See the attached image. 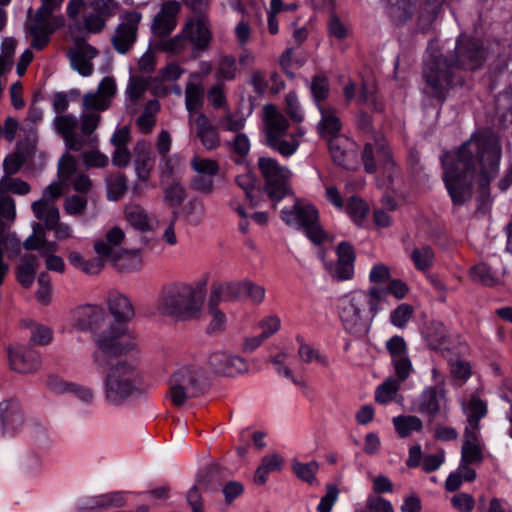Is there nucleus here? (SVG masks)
Segmentation results:
<instances>
[{
    "label": "nucleus",
    "instance_id": "obj_1",
    "mask_svg": "<svg viewBox=\"0 0 512 512\" xmlns=\"http://www.w3.org/2000/svg\"><path fill=\"white\" fill-rule=\"evenodd\" d=\"M501 152L495 136L477 133L457 151L442 156L444 182L455 205H463L471 199L474 182L485 187L497 174Z\"/></svg>",
    "mask_w": 512,
    "mask_h": 512
},
{
    "label": "nucleus",
    "instance_id": "obj_2",
    "mask_svg": "<svg viewBox=\"0 0 512 512\" xmlns=\"http://www.w3.org/2000/svg\"><path fill=\"white\" fill-rule=\"evenodd\" d=\"M98 349L109 354L124 356L109 364L103 379V396L106 403L119 407L131 398L145 392L140 369V352L135 336L125 325L112 324L94 336Z\"/></svg>",
    "mask_w": 512,
    "mask_h": 512
},
{
    "label": "nucleus",
    "instance_id": "obj_3",
    "mask_svg": "<svg viewBox=\"0 0 512 512\" xmlns=\"http://www.w3.org/2000/svg\"><path fill=\"white\" fill-rule=\"evenodd\" d=\"M485 60L482 44L467 36H460L455 47V61L448 63L446 58L438 55V44L430 41L423 76L433 96L442 98L453 83L455 68L474 70Z\"/></svg>",
    "mask_w": 512,
    "mask_h": 512
},
{
    "label": "nucleus",
    "instance_id": "obj_4",
    "mask_svg": "<svg viewBox=\"0 0 512 512\" xmlns=\"http://www.w3.org/2000/svg\"><path fill=\"white\" fill-rule=\"evenodd\" d=\"M385 294L386 290L371 286L367 290H353L340 296L336 308L343 329L355 337L365 335Z\"/></svg>",
    "mask_w": 512,
    "mask_h": 512
},
{
    "label": "nucleus",
    "instance_id": "obj_5",
    "mask_svg": "<svg viewBox=\"0 0 512 512\" xmlns=\"http://www.w3.org/2000/svg\"><path fill=\"white\" fill-rule=\"evenodd\" d=\"M205 292L202 288L187 283L167 286L159 299V310L177 320L197 319L202 311Z\"/></svg>",
    "mask_w": 512,
    "mask_h": 512
},
{
    "label": "nucleus",
    "instance_id": "obj_6",
    "mask_svg": "<svg viewBox=\"0 0 512 512\" xmlns=\"http://www.w3.org/2000/svg\"><path fill=\"white\" fill-rule=\"evenodd\" d=\"M263 133L265 145L285 158L294 155L303 131L292 129L287 118L272 104L263 107Z\"/></svg>",
    "mask_w": 512,
    "mask_h": 512
},
{
    "label": "nucleus",
    "instance_id": "obj_7",
    "mask_svg": "<svg viewBox=\"0 0 512 512\" xmlns=\"http://www.w3.org/2000/svg\"><path fill=\"white\" fill-rule=\"evenodd\" d=\"M212 40L209 18L205 14L194 15L185 19L180 32L174 37L159 41L158 48L178 55L190 45L193 53H203L209 49Z\"/></svg>",
    "mask_w": 512,
    "mask_h": 512
},
{
    "label": "nucleus",
    "instance_id": "obj_8",
    "mask_svg": "<svg viewBox=\"0 0 512 512\" xmlns=\"http://www.w3.org/2000/svg\"><path fill=\"white\" fill-rule=\"evenodd\" d=\"M117 92L115 79L104 77L97 90L85 93L82 97L83 113L80 116V129L84 134H93L101 121V112L109 109Z\"/></svg>",
    "mask_w": 512,
    "mask_h": 512
},
{
    "label": "nucleus",
    "instance_id": "obj_9",
    "mask_svg": "<svg viewBox=\"0 0 512 512\" xmlns=\"http://www.w3.org/2000/svg\"><path fill=\"white\" fill-rule=\"evenodd\" d=\"M388 13L398 25L406 23L417 11V24L420 30L427 31L436 19L442 0H423L416 8L417 0H386Z\"/></svg>",
    "mask_w": 512,
    "mask_h": 512
},
{
    "label": "nucleus",
    "instance_id": "obj_10",
    "mask_svg": "<svg viewBox=\"0 0 512 512\" xmlns=\"http://www.w3.org/2000/svg\"><path fill=\"white\" fill-rule=\"evenodd\" d=\"M202 371L194 365L179 367L170 378L168 398L174 406H183L201 392Z\"/></svg>",
    "mask_w": 512,
    "mask_h": 512
},
{
    "label": "nucleus",
    "instance_id": "obj_11",
    "mask_svg": "<svg viewBox=\"0 0 512 512\" xmlns=\"http://www.w3.org/2000/svg\"><path fill=\"white\" fill-rule=\"evenodd\" d=\"M64 0H42L33 21L27 29L31 37V47L43 49L49 42L50 35L62 25L61 18H51L54 11L60 8Z\"/></svg>",
    "mask_w": 512,
    "mask_h": 512
},
{
    "label": "nucleus",
    "instance_id": "obj_12",
    "mask_svg": "<svg viewBox=\"0 0 512 512\" xmlns=\"http://www.w3.org/2000/svg\"><path fill=\"white\" fill-rule=\"evenodd\" d=\"M281 218L291 227L304 229L313 243L323 242L325 233L318 224V211L312 204L297 201L290 209L281 211Z\"/></svg>",
    "mask_w": 512,
    "mask_h": 512
},
{
    "label": "nucleus",
    "instance_id": "obj_13",
    "mask_svg": "<svg viewBox=\"0 0 512 512\" xmlns=\"http://www.w3.org/2000/svg\"><path fill=\"white\" fill-rule=\"evenodd\" d=\"M257 166L265 180V192L272 201H280L290 193L291 171L272 157H259Z\"/></svg>",
    "mask_w": 512,
    "mask_h": 512
},
{
    "label": "nucleus",
    "instance_id": "obj_14",
    "mask_svg": "<svg viewBox=\"0 0 512 512\" xmlns=\"http://www.w3.org/2000/svg\"><path fill=\"white\" fill-rule=\"evenodd\" d=\"M53 124L55 130L60 134L66 147L72 151H80L86 146L94 147L97 143V137L92 134L77 132L79 120L71 114H61L54 118Z\"/></svg>",
    "mask_w": 512,
    "mask_h": 512
},
{
    "label": "nucleus",
    "instance_id": "obj_15",
    "mask_svg": "<svg viewBox=\"0 0 512 512\" xmlns=\"http://www.w3.org/2000/svg\"><path fill=\"white\" fill-rule=\"evenodd\" d=\"M141 19L142 14L138 11H129L121 16L111 37V43L118 53L125 54L134 45Z\"/></svg>",
    "mask_w": 512,
    "mask_h": 512
},
{
    "label": "nucleus",
    "instance_id": "obj_16",
    "mask_svg": "<svg viewBox=\"0 0 512 512\" xmlns=\"http://www.w3.org/2000/svg\"><path fill=\"white\" fill-rule=\"evenodd\" d=\"M106 318L104 308L99 305L84 304L71 311L72 327L82 332H96L103 326Z\"/></svg>",
    "mask_w": 512,
    "mask_h": 512
},
{
    "label": "nucleus",
    "instance_id": "obj_17",
    "mask_svg": "<svg viewBox=\"0 0 512 512\" xmlns=\"http://www.w3.org/2000/svg\"><path fill=\"white\" fill-rule=\"evenodd\" d=\"M75 171L76 159L69 153H66L58 163V181L52 182L44 189L40 200H44L46 203H54L65 192L68 182L71 180L72 175L75 174Z\"/></svg>",
    "mask_w": 512,
    "mask_h": 512
},
{
    "label": "nucleus",
    "instance_id": "obj_18",
    "mask_svg": "<svg viewBox=\"0 0 512 512\" xmlns=\"http://www.w3.org/2000/svg\"><path fill=\"white\" fill-rule=\"evenodd\" d=\"M386 349L390 354L394 368L396 376L394 379L399 382L405 381L413 369L405 340L401 336H393L386 342Z\"/></svg>",
    "mask_w": 512,
    "mask_h": 512
},
{
    "label": "nucleus",
    "instance_id": "obj_19",
    "mask_svg": "<svg viewBox=\"0 0 512 512\" xmlns=\"http://www.w3.org/2000/svg\"><path fill=\"white\" fill-rule=\"evenodd\" d=\"M329 151L333 161L346 169H355L358 165L357 144L344 135L328 140Z\"/></svg>",
    "mask_w": 512,
    "mask_h": 512
},
{
    "label": "nucleus",
    "instance_id": "obj_20",
    "mask_svg": "<svg viewBox=\"0 0 512 512\" xmlns=\"http://www.w3.org/2000/svg\"><path fill=\"white\" fill-rule=\"evenodd\" d=\"M190 134L198 138L202 145L213 150L219 146V135L216 127L210 119L203 113L191 114L188 117Z\"/></svg>",
    "mask_w": 512,
    "mask_h": 512
},
{
    "label": "nucleus",
    "instance_id": "obj_21",
    "mask_svg": "<svg viewBox=\"0 0 512 512\" xmlns=\"http://www.w3.org/2000/svg\"><path fill=\"white\" fill-rule=\"evenodd\" d=\"M68 54L72 68L81 76L88 77L93 74L92 60L98 55V50L95 47L86 41L77 40Z\"/></svg>",
    "mask_w": 512,
    "mask_h": 512
},
{
    "label": "nucleus",
    "instance_id": "obj_22",
    "mask_svg": "<svg viewBox=\"0 0 512 512\" xmlns=\"http://www.w3.org/2000/svg\"><path fill=\"white\" fill-rule=\"evenodd\" d=\"M375 158L386 171H390L394 167L390 150L384 139L375 140V144L366 143L364 146L362 160L365 170L369 173H373L377 169Z\"/></svg>",
    "mask_w": 512,
    "mask_h": 512
},
{
    "label": "nucleus",
    "instance_id": "obj_23",
    "mask_svg": "<svg viewBox=\"0 0 512 512\" xmlns=\"http://www.w3.org/2000/svg\"><path fill=\"white\" fill-rule=\"evenodd\" d=\"M123 215L128 225L141 233L153 232L159 226L157 216L149 213L143 206L137 203L125 205Z\"/></svg>",
    "mask_w": 512,
    "mask_h": 512
},
{
    "label": "nucleus",
    "instance_id": "obj_24",
    "mask_svg": "<svg viewBox=\"0 0 512 512\" xmlns=\"http://www.w3.org/2000/svg\"><path fill=\"white\" fill-rule=\"evenodd\" d=\"M460 406L466 416L464 432L481 433L480 421L488 413L487 403L477 393H473L468 400H461Z\"/></svg>",
    "mask_w": 512,
    "mask_h": 512
},
{
    "label": "nucleus",
    "instance_id": "obj_25",
    "mask_svg": "<svg viewBox=\"0 0 512 512\" xmlns=\"http://www.w3.org/2000/svg\"><path fill=\"white\" fill-rule=\"evenodd\" d=\"M181 5L178 1H166L155 15L151 26L152 32L159 37H166L177 26V15Z\"/></svg>",
    "mask_w": 512,
    "mask_h": 512
},
{
    "label": "nucleus",
    "instance_id": "obj_26",
    "mask_svg": "<svg viewBox=\"0 0 512 512\" xmlns=\"http://www.w3.org/2000/svg\"><path fill=\"white\" fill-rule=\"evenodd\" d=\"M209 365L216 373L231 377L248 371L243 358L222 351L210 355Z\"/></svg>",
    "mask_w": 512,
    "mask_h": 512
},
{
    "label": "nucleus",
    "instance_id": "obj_27",
    "mask_svg": "<svg viewBox=\"0 0 512 512\" xmlns=\"http://www.w3.org/2000/svg\"><path fill=\"white\" fill-rule=\"evenodd\" d=\"M337 261L330 268V274L338 281H347L354 276L355 252L353 247L342 242L336 249Z\"/></svg>",
    "mask_w": 512,
    "mask_h": 512
},
{
    "label": "nucleus",
    "instance_id": "obj_28",
    "mask_svg": "<svg viewBox=\"0 0 512 512\" xmlns=\"http://www.w3.org/2000/svg\"><path fill=\"white\" fill-rule=\"evenodd\" d=\"M445 402V388L426 387L417 398V411L433 420Z\"/></svg>",
    "mask_w": 512,
    "mask_h": 512
},
{
    "label": "nucleus",
    "instance_id": "obj_29",
    "mask_svg": "<svg viewBox=\"0 0 512 512\" xmlns=\"http://www.w3.org/2000/svg\"><path fill=\"white\" fill-rule=\"evenodd\" d=\"M9 361L11 368L22 374L35 373L41 367V360L38 352L25 347L10 349Z\"/></svg>",
    "mask_w": 512,
    "mask_h": 512
},
{
    "label": "nucleus",
    "instance_id": "obj_30",
    "mask_svg": "<svg viewBox=\"0 0 512 512\" xmlns=\"http://www.w3.org/2000/svg\"><path fill=\"white\" fill-rule=\"evenodd\" d=\"M126 239L125 231L119 226L109 228L103 237L94 240L93 249L98 256L109 260L120 251V246Z\"/></svg>",
    "mask_w": 512,
    "mask_h": 512
},
{
    "label": "nucleus",
    "instance_id": "obj_31",
    "mask_svg": "<svg viewBox=\"0 0 512 512\" xmlns=\"http://www.w3.org/2000/svg\"><path fill=\"white\" fill-rule=\"evenodd\" d=\"M484 447L481 433L463 432L460 461L474 464L475 466L481 465L484 461Z\"/></svg>",
    "mask_w": 512,
    "mask_h": 512
},
{
    "label": "nucleus",
    "instance_id": "obj_32",
    "mask_svg": "<svg viewBox=\"0 0 512 512\" xmlns=\"http://www.w3.org/2000/svg\"><path fill=\"white\" fill-rule=\"evenodd\" d=\"M321 119L317 128L321 137L329 140L332 137L341 135L342 123L338 117L337 110L328 104H318Z\"/></svg>",
    "mask_w": 512,
    "mask_h": 512
},
{
    "label": "nucleus",
    "instance_id": "obj_33",
    "mask_svg": "<svg viewBox=\"0 0 512 512\" xmlns=\"http://www.w3.org/2000/svg\"><path fill=\"white\" fill-rule=\"evenodd\" d=\"M106 303L110 313L118 322H128L135 315L130 299L119 291H110Z\"/></svg>",
    "mask_w": 512,
    "mask_h": 512
},
{
    "label": "nucleus",
    "instance_id": "obj_34",
    "mask_svg": "<svg viewBox=\"0 0 512 512\" xmlns=\"http://www.w3.org/2000/svg\"><path fill=\"white\" fill-rule=\"evenodd\" d=\"M107 261L120 273L138 271L143 265L139 249H121Z\"/></svg>",
    "mask_w": 512,
    "mask_h": 512
},
{
    "label": "nucleus",
    "instance_id": "obj_35",
    "mask_svg": "<svg viewBox=\"0 0 512 512\" xmlns=\"http://www.w3.org/2000/svg\"><path fill=\"white\" fill-rule=\"evenodd\" d=\"M504 271L489 263L481 262L470 269V278L473 282L487 287H493L502 282Z\"/></svg>",
    "mask_w": 512,
    "mask_h": 512
},
{
    "label": "nucleus",
    "instance_id": "obj_36",
    "mask_svg": "<svg viewBox=\"0 0 512 512\" xmlns=\"http://www.w3.org/2000/svg\"><path fill=\"white\" fill-rule=\"evenodd\" d=\"M244 281H233L219 283L212 287L210 296L212 304H219L222 301L239 300L244 297Z\"/></svg>",
    "mask_w": 512,
    "mask_h": 512
},
{
    "label": "nucleus",
    "instance_id": "obj_37",
    "mask_svg": "<svg viewBox=\"0 0 512 512\" xmlns=\"http://www.w3.org/2000/svg\"><path fill=\"white\" fill-rule=\"evenodd\" d=\"M135 159L134 169L140 183H147L150 180L154 168V158L151 156L145 143H138L134 148Z\"/></svg>",
    "mask_w": 512,
    "mask_h": 512
},
{
    "label": "nucleus",
    "instance_id": "obj_38",
    "mask_svg": "<svg viewBox=\"0 0 512 512\" xmlns=\"http://www.w3.org/2000/svg\"><path fill=\"white\" fill-rule=\"evenodd\" d=\"M32 211L38 220L44 222L45 230H52L59 222L60 213L54 203L37 200L32 204Z\"/></svg>",
    "mask_w": 512,
    "mask_h": 512
},
{
    "label": "nucleus",
    "instance_id": "obj_39",
    "mask_svg": "<svg viewBox=\"0 0 512 512\" xmlns=\"http://www.w3.org/2000/svg\"><path fill=\"white\" fill-rule=\"evenodd\" d=\"M239 73L238 63L235 56L222 54L218 57L215 68V79L217 82H230L237 78Z\"/></svg>",
    "mask_w": 512,
    "mask_h": 512
},
{
    "label": "nucleus",
    "instance_id": "obj_40",
    "mask_svg": "<svg viewBox=\"0 0 512 512\" xmlns=\"http://www.w3.org/2000/svg\"><path fill=\"white\" fill-rule=\"evenodd\" d=\"M283 465L284 459L277 453L264 456L254 474V482L258 485H263L267 481L268 475L272 472L280 471Z\"/></svg>",
    "mask_w": 512,
    "mask_h": 512
},
{
    "label": "nucleus",
    "instance_id": "obj_41",
    "mask_svg": "<svg viewBox=\"0 0 512 512\" xmlns=\"http://www.w3.org/2000/svg\"><path fill=\"white\" fill-rule=\"evenodd\" d=\"M37 267L38 259L35 255L28 254L23 257L17 269V280L23 287L29 288L33 284Z\"/></svg>",
    "mask_w": 512,
    "mask_h": 512
},
{
    "label": "nucleus",
    "instance_id": "obj_42",
    "mask_svg": "<svg viewBox=\"0 0 512 512\" xmlns=\"http://www.w3.org/2000/svg\"><path fill=\"white\" fill-rule=\"evenodd\" d=\"M204 104V88L201 84L189 82L185 88V107L189 115L200 113Z\"/></svg>",
    "mask_w": 512,
    "mask_h": 512
},
{
    "label": "nucleus",
    "instance_id": "obj_43",
    "mask_svg": "<svg viewBox=\"0 0 512 512\" xmlns=\"http://www.w3.org/2000/svg\"><path fill=\"white\" fill-rule=\"evenodd\" d=\"M393 424L395 430L402 438L410 436L413 432H419L423 428L421 419L413 415H400L394 417Z\"/></svg>",
    "mask_w": 512,
    "mask_h": 512
},
{
    "label": "nucleus",
    "instance_id": "obj_44",
    "mask_svg": "<svg viewBox=\"0 0 512 512\" xmlns=\"http://www.w3.org/2000/svg\"><path fill=\"white\" fill-rule=\"evenodd\" d=\"M345 211L351 220L358 226L362 225L369 212L368 204L361 198L352 196L348 199Z\"/></svg>",
    "mask_w": 512,
    "mask_h": 512
},
{
    "label": "nucleus",
    "instance_id": "obj_45",
    "mask_svg": "<svg viewBox=\"0 0 512 512\" xmlns=\"http://www.w3.org/2000/svg\"><path fill=\"white\" fill-rule=\"evenodd\" d=\"M159 109L160 104L157 100H151L147 103L144 111L136 120V124L142 133L148 134L152 131L156 123L155 115Z\"/></svg>",
    "mask_w": 512,
    "mask_h": 512
},
{
    "label": "nucleus",
    "instance_id": "obj_46",
    "mask_svg": "<svg viewBox=\"0 0 512 512\" xmlns=\"http://www.w3.org/2000/svg\"><path fill=\"white\" fill-rule=\"evenodd\" d=\"M299 343L298 357L301 362L305 364L317 363L321 366H328V359L322 355L319 350L315 349L311 345L305 343L301 338H297Z\"/></svg>",
    "mask_w": 512,
    "mask_h": 512
},
{
    "label": "nucleus",
    "instance_id": "obj_47",
    "mask_svg": "<svg viewBox=\"0 0 512 512\" xmlns=\"http://www.w3.org/2000/svg\"><path fill=\"white\" fill-rule=\"evenodd\" d=\"M128 189V179L122 173H115L107 179V197L109 200L118 201Z\"/></svg>",
    "mask_w": 512,
    "mask_h": 512
},
{
    "label": "nucleus",
    "instance_id": "obj_48",
    "mask_svg": "<svg viewBox=\"0 0 512 512\" xmlns=\"http://www.w3.org/2000/svg\"><path fill=\"white\" fill-rule=\"evenodd\" d=\"M411 259L417 270L428 271L434 262V252L430 246L414 248L411 252Z\"/></svg>",
    "mask_w": 512,
    "mask_h": 512
},
{
    "label": "nucleus",
    "instance_id": "obj_49",
    "mask_svg": "<svg viewBox=\"0 0 512 512\" xmlns=\"http://www.w3.org/2000/svg\"><path fill=\"white\" fill-rule=\"evenodd\" d=\"M400 384L401 382L394 378L386 379L377 387L375 391V400L380 404H387L393 401L400 389Z\"/></svg>",
    "mask_w": 512,
    "mask_h": 512
},
{
    "label": "nucleus",
    "instance_id": "obj_50",
    "mask_svg": "<svg viewBox=\"0 0 512 512\" xmlns=\"http://www.w3.org/2000/svg\"><path fill=\"white\" fill-rule=\"evenodd\" d=\"M318 469L319 465L316 461H311L309 463L294 461L292 463V470L296 476L310 485L317 483L316 473Z\"/></svg>",
    "mask_w": 512,
    "mask_h": 512
},
{
    "label": "nucleus",
    "instance_id": "obj_51",
    "mask_svg": "<svg viewBox=\"0 0 512 512\" xmlns=\"http://www.w3.org/2000/svg\"><path fill=\"white\" fill-rule=\"evenodd\" d=\"M30 329V341L37 346H46L53 340V330L40 323H32Z\"/></svg>",
    "mask_w": 512,
    "mask_h": 512
},
{
    "label": "nucleus",
    "instance_id": "obj_52",
    "mask_svg": "<svg viewBox=\"0 0 512 512\" xmlns=\"http://www.w3.org/2000/svg\"><path fill=\"white\" fill-rule=\"evenodd\" d=\"M192 169L199 175L213 177L218 174L220 167L217 161L200 156H194L191 159Z\"/></svg>",
    "mask_w": 512,
    "mask_h": 512
},
{
    "label": "nucleus",
    "instance_id": "obj_53",
    "mask_svg": "<svg viewBox=\"0 0 512 512\" xmlns=\"http://www.w3.org/2000/svg\"><path fill=\"white\" fill-rule=\"evenodd\" d=\"M288 354L286 352H281L277 354L275 357L272 358V363L276 367V370L279 374L285 376L286 378L290 379L296 386L300 387L301 389H307L308 385L305 380L303 379H297L291 369L284 365L285 360L287 359Z\"/></svg>",
    "mask_w": 512,
    "mask_h": 512
},
{
    "label": "nucleus",
    "instance_id": "obj_54",
    "mask_svg": "<svg viewBox=\"0 0 512 512\" xmlns=\"http://www.w3.org/2000/svg\"><path fill=\"white\" fill-rule=\"evenodd\" d=\"M163 186L164 200L172 205H179L185 198V190L178 180L166 182Z\"/></svg>",
    "mask_w": 512,
    "mask_h": 512
},
{
    "label": "nucleus",
    "instance_id": "obj_55",
    "mask_svg": "<svg viewBox=\"0 0 512 512\" xmlns=\"http://www.w3.org/2000/svg\"><path fill=\"white\" fill-rule=\"evenodd\" d=\"M426 341L430 348L437 349L447 337V331L440 322H432L427 328Z\"/></svg>",
    "mask_w": 512,
    "mask_h": 512
},
{
    "label": "nucleus",
    "instance_id": "obj_56",
    "mask_svg": "<svg viewBox=\"0 0 512 512\" xmlns=\"http://www.w3.org/2000/svg\"><path fill=\"white\" fill-rule=\"evenodd\" d=\"M32 229V234L26 238L23 246L27 251L41 250L42 244L45 242L46 235L43 224L34 222L32 224Z\"/></svg>",
    "mask_w": 512,
    "mask_h": 512
},
{
    "label": "nucleus",
    "instance_id": "obj_57",
    "mask_svg": "<svg viewBox=\"0 0 512 512\" xmlns=\"http://www.w3.org/2000/svg\"><path fill=\"white\" fill-rule=\"evenodd\" d=\"M8 191L18 195H26L30 192V185L21 179L6 176L0 180V192Z\"/></svg>",
    "mask_w": 512,
    "mask_h": 512
},
{
    "label": "nucleus",
    "instance_id": "obj_58",
    "mask_svg": "<svg viewBox=\"0 0 512 512\" xmlns=\"http://www.w3.org/2000/svg\"><path fill=\"white\" fill-rule=\"evenodd\" d=\"M89 7L107 21L115 15L118 3L115 0H91Z\"/></svg>",
    "mask_w": 512,
    "mask_h": 512
},
{
    "label": "nucleus",
    "instance_id": "obj_59",
    "mask_svg": "<svg viewBox=\"0 0 512 512\" xmlns=\"http://www.w3.org/2000/svg\"><path fill=\"white\" fill-rule=\"evenodd\" d=\"M357 100L359 103L367 104L377 111L382 110V103L377 101L376 88L373 83H363L361 93L359 94Z\"/></svg>",
    "mask_w": 512,
    "mask_h": 512
},
{
    "label": "nucleus",
    "instance_id": "obj_60",
    "mask_svg": "<svg viewBox=\"0 0 512 512\" xmlns=\"http://www.w3.org/2000/svg\"><path fill=\"white\" fill-rule=\"evenodd\" d=\"M311 93L318 104H324L323 101L329 95V82L325 76H315L311 83Z\"/></svg>",
    "mask_w": 512,
    "mask_h": 512
},
{
    "label": "nucleus",
    "instance_id": "obj_61",
    "mask_svg": "<svg viewBox=\"0 0 512 512\" xmlns=\"http://www.w3.org/2000/svg\"><path fill=\"white\" fill-rule=\"evenodd\" d=\"M391 280L390 268L384 263H376L372 266L369 273V281L374 284L373 286L380 287L379 285L388 284Z\"/></svg>",
    "mask_w": 512,
    "mask_h": 512
},
{
    "label": "nucleus",
    "instance_id": "obj_62",
    "mask_svg": "<svg viewBox=\"0 0 512 512\" xmlns=\"http://www.w3.org/2000/svg\"><path fill=\"white\" fill-rule=\"evenodd\" d=\"M160 171V184L164 185L166 182L174 180V175L177 172V161L172 156H164L159 165Z\"/></svg>",
    "mask_w": 512,
    "mask_h": 512
},
{
    "label": "nucleus",
    "instance_id": "obj_63",
    "mask_svg": "<svg viewBox=\"0 0 512 512\" xmlns=\"http://www.w3.org/2000/svg\"><path fill=\"white\" fill-rule=\"evenodd\" d=\"M82 159L87 168H104L109 163L108 156L96 149L84 152Z\"/></svg>",
    "mask_w": 512,
    "mask_h": 512
},
{
    "label": "nucleus",
    "instance_id": "obj_64",
    "mask_svg": "<svg viewBox=\"0 0 512 512\" xmlns=\"http://www.w3.org/2000/svg\"><path fill=\"white\" fill-rule=\"evenodd\" d=\"M413 314V308L409 304H401L390 314L391 323L399 328H403L410 320Z\"/></svg>",
    "mask_w": 512,
    "mask_h": 512
}]
</instances>
